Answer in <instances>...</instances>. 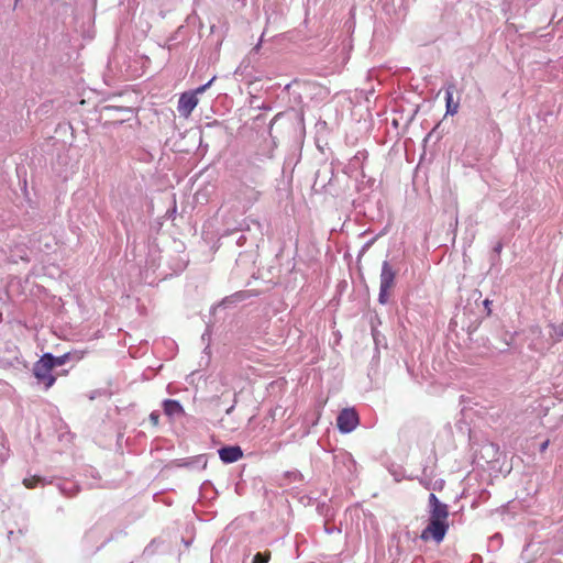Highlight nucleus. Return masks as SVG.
Wrapping results in <instances>:
<instances>
[{
    "label": "nucleus",
    "mask_w": 563,
    "mask_h": 563,
    "mask_svg": "<svg viewBox=\"0 0 563 563\" xmlns=\"http://www.w3.org/2000/svg\"><path fill=\"white\" fill-rule=\"evenodd\" d=\"M455 91V85L449 84L446 87L445 93V106H446V114L454 115L457 113L460 103L459 101L453 100V92Z\"/></svg>",
    "instance_id": "7"
},
{
    "label": "nucleus",
    "mask_w": 563,
    "mask_h": 563,
    "mask_svg": "<svg viewBox=\"0 0 563 563\" xmlns=\"http://www.w3.org/2000/svg\"><path fill=\"white\" fill-rule=\"evenodd\" d=\"M150 421L153 427H157L159 424V413L157 411L151 412Z\"/></svg>",
    "instance_id": "12"
},
{
    "label": "nucleus",
    "mask_w": 563,
    "mask_h": 563,
    "mask_svg": "<svg viewBox=\"0 0 563 563\" xmlns=\"http://www.w3.org/2000/svg\"><path fill=\"white\" fill-rule=\"evenodd\" d=\"M214 79L216 77H213L206 85L198 87L194 92H184L180 96L177 109L181 117L189 118V115L198 104L197 95L203 93L211 86Z\"/></svg>",
    "instance_id": "3"
},
{
    "label": "nucleus",
    "mask_w": 563,
    "mask_h": 563,
    "mask_svg": "<svg viewBox=\"0 0 563 563\" xmlns=\"http://www.w3.org/2000/svg\"><path fill=\"white\" fill-rule=\"evenodd\" d=\"M558 334H560L561 336H563V331H558Z\"/></svg>",
    "instance_id": "17"
},
{
    "label": "nucleus",
    "mask_w": 563,
    "mask_h": 563,
    "mask_svg": "<svg viewBox=\"0 0 563 563\" xmlns=\"http://www.w3.org/2000/svg\"><path fill=\"white\" fill-rule=\"evenodd\" d=\"M358 415L353 408L343 409L336 418V426L342 433H349L353 431L358 426Z\"/></svg>",
    "instance_id": "5"
},
{
    "label": "nucleus",
    "mask_w": 563,
    "mask_h": 563,
    "mask_svg": "<svg viewBox=\"0 0 563 563\" xmlns=\"http://www.w3.org/2000/svg\"><path fill=\"white\" fill-rule=\"evenodd\" d=\"M219 456L224 463H234L243 456V452L240 446H225L219 450Z\"/></svg>",
    "instance_id": "6"
},
{
    "label": "nucleus",
    "mask_w": 563,
    "mask_h": 563,
    "mask_svg": "<svg viewBox=\"0 0 563 563\" xmlns=\"http://www.w3.org/2000/svg\"><path fill=\"white\" fill-rule=\"evenodd\" d=\"M68 358H69V354L68 353H66L64 355H60V356H54L53 355V366H54V368L56 366L64 365L68 361Z\"/></svg>",
    "instance_id": "11"
},
{
    "label": "nucleus",
    "mask_w": 563,
    "mask_h": 563,
    "mask_svg": "<svg viewBox=\"0 0 563 563\" xmlns=\"http://www.w3.org/2000/svg\"><path fill=\"white\" fill-rule=\"evenodd\" d=\"M503 249V245L500 243H498L495 247V252L499 253Z\"/></svg>",
    "instance_id": "15"
},
{
    "label": "nucleus",
    "mask_w": 563,
    "mask_h": 563,
    "mask_svg": "<svg viewBox=\"0 0 563 563\" xmlns=\"http://www.w3.org/2000/svg\"><path fill=\"white\" fill-rule=\"evenodd\" d=\"M429 522L422 530L420 538L423 541L440 543L449 530V507L439 500L434 494L429 495Z\"/></svg>",
    "instance_id": "1"
},
{
    "label": "nucleus",
    "mask_w": 563,
    "mask_h": 563,
    "mask_svg": "<svg viewBox=\"0 0 563 563\" xmlns=\"http://www.w3.org/2000/svg\"><path fill=\"white\" fill-rule=\"evenodd\" d=\"M53 369V354L51 353L43 354L33 365V375L37 383L44 385L45 389H49L56 382Z\"/></svg>",
    "instance_id": "2"
},
{
    "label": "nucleus",
    "mask_w": 563,
    "mask_h": 563,
    "mask_svg": "<svg viewBox=\"0 0 563 563\" xmlns=\"http://www.w3.org/2000/svg\"><path fill=\"white\" fill-rule=\"evenodd\" d=\"M164 413L168 416L169 418H173L174 416H180L184 413V408L179 404V401L174 399H166L163 402Z\"/></svg>",
    "instance_id": "8"
},
{
    "label": "nucleus",
    "mask_w": 563,
    "mask_h": 563,
    "mask_svg": "<svg viewBox=\"0 0 563 563\" xmlns=\"http://www.w3.org/2000/svg\"><path fill=\"white\" fill-rule=\"evenodd\" d=\"M549 444H550V440L547 439L544 442L541 443L540 445V452H545V450L549 448Z\"/></svg>",
    "instance_id": "14"
},
{
    "label": "nucleus",
    "mask_w": 563,
    "mask_h": 563,
    "mask_svg": "<svg viewBox=\"0 0 563 563\" xmlns=\"http://www.w3.org/2000/svg\"><path fill=\"white\" fill-rule=\"evenodd\" d=\"M15 1L18 2L19 0H15Z\"/></svg>",
    "instance_id": "19"
},
{
    "label": "nucleus",
    "mask_w": 563,
    "mask_h": 563,
    "mask_svg": "<svg viewBox=\"0 0 563 563\" xmlns=\"http://www.w3.org/2000/svg\"><path fill=\"white\" fill-rule=\"evenodd\" d=\"M271 559V552H258L254 555L253 563H267Z\"/></svg>",
    "instance_id": "10"
},
{
    "label": "nucleus",
    "mask_w": 563,
    "mask_h": 563,
    "mask_svg": "<svg viewBox=\"0 0 563 563\" xmlns=\"http://www.w3.org/2000/svg\"><path fill=\"white\" fill-rule=\"evenodd\" d=\"M43 483H44V478H42L41 476H37V475H33V476H30V477H26L23 479V485L27 489L35 488L38 484H43Z\"/></svg>",
    "instance_id": "9"
},
{
    "label": "nucleus",
    "mask_w": 563,
    "mask_h": 563,
    "mask_svg": "<svg viewBox=\"0 0 563 563\" xmlns=\"http://www.w3.org/2000/svg\"><path fill=\"white\" fill-rule=\"evenodd\" d=\"M396 272L393 269L391 265L385 261L382 265L380 273V287H379V296L378 300L380 303H386L389 297V291L395 286Z\"/></svg>",
    "instance_id": "4"
},
{
    "label": "nucleus",
    "mask_w": 563,
    "mask_h": 563,
    "mask_svg": "<svg viewBox=\"0 0 563 563\" xmlns=\"http://www.w3.org/2000/svg\"><path fill=\"white\" fill-rule=\"evenodd\" d=\"M261 45H262V40L260 41V43L254 47V51L258 52V49L261 48Z\"/></svg>",
    "instance_id": "16"
},
{
    "label": "nucleus",
    "mask_w": 563,
    "mask_h": 563,
    "mask_svg": "<svg viewBox=\"0 0 563 563\" xmlns=\"http://www.w3.org/2000/svg\"><path fill=\"white\" fill-rule=\"evenodd\" d=\"M558 334H560L561 336H563V331H558Z\"/></svg>",
    "instance_id": "18"
},
{
    "label": "nucleus",
    "mask_w": 563,
    "mask_h": 563,
    "mask_svg": "<svg viewBox=\"0 0 563 563\" xmlns=\"http://www.w3.org/2000/svg\"><path fill=\"white\" fill-rule=\"evenodd\" d=\"M284 412H285V410L283 409V407L277 406L269 410V417L274 420L278 413L283 415Z\"/></svg>",
    "instance_id": "13"
}]
</instances>
